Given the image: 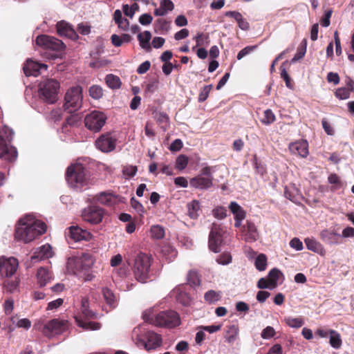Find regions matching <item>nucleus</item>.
<instances>
[{"instance_id":"34","label":"nucleus","mask_w":354,"mask_h":354,"mask_svg":"<svg viewBox=\"0 0 354 354\" xmlns=\"http://www.w3.org/2000/svg\"><path fill=\"white\" fill-rule=\"evenodd\" d=\"M229 208L234 215V219L243 220L245 218V211L236 202H231Z\"/></svg>"},{"instance_id":"24","label":"nucleus","mask_w":354,"mask_h":354,"mask_svg":"<svg viewBox=\"0 0 354 354\" xmlns=\"http://www.w3.org/2000/svg\"><path fill=\"white\" fill-rule=\"evenodd\" d=\"M74 318L77 325L85 330H97L101 328L100 323L84 321L80 315H75Z\"/></svg>"},{"instance_id":"48","label":"nucleus","mask_w":354,"mask_h":354,"mask_svg":"<svg viewBox=\"0 0 354 354\" xmlns=\"http://www.w3.org/2000/svg\"><path fill=\"white\" fill-rule=\"evenodd\" d=\"M150 232L151 237L155 239H161L165 236L164 228L160 225L152 226Z\"/></svg>"},{"instance_id":"31","label":"nucleus","mask_w":354,"mask_h":354,"mask_svg":"<svg viewBox=\"0 0 354 354\" xmlns=\"http://www.w3.org/2000/svg\"><path fill=\"white\" fill-rule=\"evenodd\" d=\"M348 87H341L336 89L335 95L339 100H346L350 97L351 91L353 90V82L350 80Z\"/></svg>"},{"instance_id":"40","label":"nucleus","mask_w":354,"mask_h":354,"mask_svg":"<svg viewBox=\"0 0 354 354\" xmlns=\"http://www.w3.org/2000/svg\"><path fill=\"white\" fill-rule=\"evenodd\" d=\"M107 86L112 89H118L121 86V81L119 77L113 74H109L105 77Z\"/></svg>"},{"instance_id":"42","label":"nucleus","mask_w":354,"mask_h":354,"mask_svg":"<svg viewBox=\"0 0 354 354\" xmlns=\"http://www.w3.org/2000/svg\"><path fill=\"white\" fill-rule=\"evenodd\" d=\"M200 209V203L198 201L194 200L187 204L188 215L191 218H196L198 217V212Z\"/></svg>"},{"instance_id":"13","label":"nucleus","mask_w":354,"mask_h":354,"mask_svg":"<svg viewBox=\"0 0 354 354\" xmlns=\"http://www.w3.org/2000/svg\"><path fill=\"white\" fill-rule=\"evenodd\" d=\"M95 147L102 152L108 153L115 148L116 139L113 138L110 133H106L101 135L95 140Z\"/></svg>"},{"instance_id":"26","label":"nucleus","mask_w":354,"mask_h":354,"mask_svg":"<svg viewBox=\"0 0 354 354\" xmlns=\"http://www.w3.org/2000/svg\"><path fill=\"white\" fill-rule=\"evenodd\" d=\"M80 311L82 316L86 319H96L97 314L89 308V301L87 297L81 299Z\"/></svg>"},{"instance_id":"58","label":"nucleus","mask_w":354,"mask_h":354,"mask_svg":"<svg viewBox=\"0 0 354 354\" xmlns=\"http://www.w3.org/2000/svg\"><path fill=\"white\" fill-rule=\"evenodd\" d=\"M276 334V332L273 327L267 326L261 332V336L264 339H268L273 337Z\"/></svg>"},{"instance_id":"23","label":"nucleus","mask_w":354,"mask_h":354,"mask_svg":"<svg viewBox=\"0 0 354 354\" xmlns=\"http://www.w3.org/2000/svg\"><path fill=\"white\" fill-rule=\"evenodd\" d=\"M70 236L75 241H88L91 239V234L87 230H82L78 226H71L69 228Z\"/></svg>"},{"instance_id":"25","label":"nucleus","mask_w":354,"mask_h":354,"mask_svg":"<svg viewBox=\"0 0 354 354\" xmlns=\"http://www.w3.org/2000/svg\"><path fill=\"white\" fill-rule=\"evenodd\" d=\"M225 16L232 17L236 20L239 27L243 30H248L250 28V24L245 19L242 15L238 11H227L225 13Z\"/></svg>"},{"instance_id":"18","label":"nucleus","mask_w":354,"mask_h":354,"mask_svg":"<svg viewBox=\"0 0 354 354\" xmlns=\"http://www.w3.org/2000/svg\"><path fill=\"white\" fill-rule=\"evenodd\" d=\"M23 69L26 76L37 77L40 74V71L41 69H47V65L44 64H39L38 62L28 59L24 64Z\"/></svg>"},{"instance_id":"17","label":"nucleus","mask_w":354,"mask_h":354,"mask_svg":"<svg viewBox=\"0 0 354 354\" xmlns=\"http://www.w3.org/2000/svg\"><path fill=\"white\" fill-rule=\"evenodd\" d=\"M288 149L291 153L306 158L308 155V144L306 140H301L289 145Z\"/></svg>"},{"instance_id":"33","label":"nucleus","mask_w":354,"mask_h":354,"mask_svg":"<svg viewBox=\"0 0 354 354\" xmlns=\"http://www.w3.org/2000/svg\"><path fill=\"white\" fill-rule=\"evenodd\" d=\"M93 263L88 254H84L81 258L75 260V266L77 270H87Z\"/></svg>"},{"instance_id":"7","label":"nucleus","mask_w":354,"mask_h":354,"mask_svg":"<svg viewBox=\"0 0 354 354\" xmlns=\"http://www.w3.org/2000/svg\"><path fill=\"white\" fill-rule=\"evenodd\" d=\"M59 83L54 79H47L39 85V97L49 104L55 103L57 100Z\"/></svg>"},{"instance_id":"61","label":"nucleus","mask_w":354,"mask_h":354,"mask_svg":"<svg viewBox=\"0 0 354 354\" xmlns=\"http://www.w3.org/2000/svg\"><path fill=\"white\" fill-rule=\"evenodd\" d=\"M153 20V17L150 14H142L139 17V22L143 26L149 25Z\"/></svg>"},{"instance_id":"45","label":"nucleus","mask_w":354,"mask_h":354,"mask_svg":"<svg viewBox=\"0 0 354 354\" xmlns=\"http://www.w3.org/2000/svg\"><path fill=\"white\" fill-rule=\"evenodd\" d=\"M140 7L137 3H133L131 6H129L127 4H124L122 6V10L124 15L129 17L130 18H133L136 12L138 11Z\"/></svg>"},{"instance_id":"35","label":"nucleus","mask_w":354,"mask_h":354,"mask_svg":"<svg viewBox=\"0 0 354 354\" xmlns=\"http://www.w3.org/2000/svg\"><path fill=\"white\" fill-rule=\"evenodd\" d=\"M174 293H176L177 302L185 306H188L191 304L192 299L187 292L180 290V288H176L174 290Z\"/></svg>"},{"instance_id":"43","label":"nucleus","mask_w":354,"mask_h":354,"mask_svg":"<svg viewBox=\"0 0 354 354\" xmlns=\"http://www.w3.org/2000/svg\"><path fill=\"white\" fill-rule=\"evenodd\" d=\"M187 281L189 284L193 286H198L201 284L199 274L196 270H191L187 274Z\"/></svg>"},{"instance_id":"49","label":"nucleus","mask_w":354,"mask_h":354,"mask_svg":"<svg viewBox=\"0 0 354 354\" xmlns=\"http://www.w3.org/2000/svg\"><path fill=\"white\" fill-rule=\"evenodd\" d=\"M276 120L275 115L271 109H267L263 113V117L261 120L264 124L269 125L273 123Z\"/></svg>"},{"instance_id":"63","label":"nucleus","mask_w":354,"mask_h":354,"mask_svg":"<svg viewBox=\"0 0 354 354\" xmlns=\"http://www.w3.org/2000/svg\"><path fill=\"white\" fill-rule=\"evenodd\" d=\"M151 63L149 61H145L142 63L137 68V73L138 74H144L148 71L150 68Z\"/></svg>"},{"instance_id":"16","label":"nucleus","mask_w":354,"mask_h":354,"mask_svg":"<svg viewBox=\"0 0 354 354\" xmlns=\"http://www.w3.org/2000/svg\"><path fill=\"white\" fill-rule=\"evenodd\" d=\"M146 342L143 341L145 348L147 351L155 349L162 344V337L160 335L153 331H147L145 335Z\"/></svg>"},{"instance_id":"4","label":"nucleus","mask_w":354,"mask_h":354,"mask_svg":"<svg viewBox=\"0 0 354 354\" xmlns=\"http://www.w3.org/2000/svg\"><path fill=\"white\" fill-rule=\"evenodd\" d=\"M152 261L151 256L145 253L140 252L136 256L132 271L135 279L138 281L145 283L149 279Z\"/></svg>"},{"instance_id":"5","label":"nucleus","mask_w":354,"mask_h":354,"mask_svg":"<svg viewBox=\"0 0 354 354\" xmlns=\"http://www.w3.org/2000/svg\"><path fill=\"white\" fill-rule=\"evenodd\" d=\"M37 45L48 51L49 58L55 59L65 49L66 46L60 39L47 35L37 37Z\"/></svg>"},{"instance_id":"52","label":"nucleus","mask_w":354,"mask_h":354,"mask_svg":"<svg viewBox=\"0 0 354 354\" xmlns=\"http://www.w3.org/2000/svg\"><path fill=\"white\" fill-rule=\"evenodd\" d=\"M285 322L287 325L292 328H300L304 324L302 318H292L290 317L285 318Z\"/></svg>"},{"instance_id":"12","label":"nucleus","mask_w":354,"mask_h":354,"mask_svg":"<svg viewBox=\"0 0 354 354\" xmlns=\"http://www.w3.org/2000/svg\"><path fill=\"white\" fill-rule=\"evenodd\" d=\"M224 230L220 224L213 223L209 234V248L211 251L217 253L223 243Z\"/></svg>"},{"instance_id":"46","label":"nucleus","mask_w":354,"mask_h":354,"mask_svg":"<svg viewBox=\"0 0 354 354\" xmlns=\"http://www.w3.org/2000/svg\"><path fill=\"white\" fill-rule=\"evenodd\" d=\"M267 266V257L264 254H259L255 259V267L259 271H263Z\"/></svg>"},{"instance_id":"55","label":"nucleus","mask_w":354,"mask_h":354,"mask_svg":"<svg viewBox=\"0 0 354 354\" xmlns=\"http://www.w3.org/2000/svg\"><path fill=\"white\" fill-rule=\"evenodd\" d=\"M212 85H206L200 91L199 95H198V102H202L205 101L209 94L210 91L212 90Z\"/></svg>"},{"instance_id":"6","label":"nucleus","mask_w":354,"mask_h":354,"mask_svg":"<svg viewBox=\"0 0 354 354\" xmlns=\"http://www.w3.org/2000/svg\"><path fill=\"white\" fill-rule=\"evenodd\" d=\"M83 93L81 86H74L69 88L64 96V109L68 113L78 111L82 106Z\"/></svg>"},{"instance_id":"10","label":"nucleus","mask_w":354,"mask_h":354,"mask_svg":"<svg viewBox=\"0 0 354 354\" xmlns=\"http://www.w3.org/2000/svg\"><path fill=\"white\" fill-rule=\"evenodd\" d=\"M106 119V116L104 113L99 111H93L85 117V126L91 131L98 132L105 124Z\"/></svg>"},{"instance_id":"57","label":"nucleus","mask_w":354,"mask_h":354,"mask_svg":"<svg viewBox=\"0 0 354 354\" xmlns=\"http://www.w3.org/2000/svg\"><path fill=\"white\" fill-rule=\"evenodd\" d=\"M137 171V167L133 165H125L122 168L123 174L129 178L133 177L136 174Z\"/></svg>"},{"instance_id":"38","label":"nucleus","mask_w":354,"mask_h":354,"mask_svg":"<svg viewBox=\"0 0 354 354\" xmlns=\"http://www.w3.org/2000/svg\"><path fill=\"white\" fill-rule=\"evenodd\" d=\"M221 299V292L213 290H208L204 295L205 301L209 304H214Z\"/></svg>"},{"instance_id":"39","label":"nucleus","mask_w":354,"mask_h":354,"mask_svg":"<svg viewBox=\"0 0 354 354\" xmlns=\"http://www.w3.org/2000/svg\"><path fill=\"white\" fill-rule=\"evenodd\" d=\"M151 38V34L149 31L145 30L143 32L139 33L138 39L140 45L142 48L150 49L149 41Z\"/></svg>"},{"instance_id":"60","label":"nucleus","mask_w":354,"mask_h":354,"mask_svg":"<svg viewBox=\"0 0 354 354\" xmlns=\"http://www.w3.org/2000/svg\"><path fill=\"white\" fill-rule=\"evenodd\" d=\"M257 46H248L241 50L238 55H237V59L239 60L241 59L245 55L250 54L251 52H252L254 49H256Z\"/></svg>"},{"instance_id":"21","label":"nucleus","mask_w":354,"mask_h":354,"mask_svg":"<svg viewBox=\"0 0 354 354\" xmlns=\"http://www.w3.org/2000/svg\"><path fill=\"white\" fill-rule=\"evenodd\" d=\"M17 151L16 148H8L6 140L0 136V158L4 157L6 159L12 161L16 159Z\"/></svg>"},{"instance_id":"51","label":"nucleus","mask_w":354,"mask_h":354,"mask_svg":"<svg viewBox=\"0 0 354 354\" xmlns=\"http://www.w3.org/2000/svg\"><path fill=\"white\" fill-rule=\"evenodd\" d=\"M188 157L185 155H179L176 160V168L178 170H183L188 164Z\"/></svg>"},{"instance_id":"47","label":"nucleus","mask_w":354,"mask_h":354,"mask_svg":"<svg viewBox=\"0 0 354 354\" xmlns=\"http://www.w3.org/2000/svg\"><path fill=\"white\" fill-rule=\"evenodd\" d=\"M88 92L89 95L95 100H99L103 96V89L99 85L91 86L89 88Z\"/></svg>"},{"instance_id":"2","label":"nucleus","mask_w":354,"mask_h":354,"mask_svg":"<svg viewBox=\"0 0 354 354\" xmlns=\"http://www.w3.org/2000/svg\"><path fill=\"white\" fill-rule=\"evenodd\" d=\"M142 319L145 322L161 328H174L180 324L178 313L172 310L161 311L155 315H152L151 310H145Z\"/></svg>"},{"instance_id":"62","label":"nucleus","mask_w":354,"mask_h":354,"mask_svg":"<svg viewBox=\"0 0 354 354\" xmlns=\"http://www.w3.org/2000/svg\"><path fill=\"white\" fill-rule=\"evenodd\" d=\"M183 146V142L180 139H176L170 145L169 149L171 151H178Z\"/></svg>"},{"instance_id":"59","label":"nucleus","mask_w":354,"mask_h":354,"mask_svg":"<svg viewBox=\"0 0 354 354\" xmlns=\"http://www.w3.org/2000/svg\"><path fill=\"white\" fill-rule=\"evenodd\" d=\"M213 215L216 218L223 219L227 216V210L223 207H217L213 209Z\"/></svg>"},{"instance_id":"14","label":"nucleus","mask_w":354,"mask_h":354,"mask_svg":"<svg viewBox=\"0 0 354 354\" xmlns=\"http://www.w3.org/2000/svg\"><path fill=\"white\" fill-rule=\"evenodd\" d=\"M17 267L18 261L17 259L14 257L0 258V274L2 277H8L12 276L16 272Z\"/></svg>"},{"instance_id":"9","label":"nucleus","mask_w":354,"mask_h":354,"mask_svg":"<svg viewBox=\"0 0 354 354\" xmlns=\"http://www.w3.org/2000/svg\"><path fill=\"white\" fill-rule=\"evenodd\" d=\"M68 328L69 323L67 320L55 318L44 324L42 333L47 337H52L64 333Z\"/></svg>"},{"instance_id":"3","label":"nucleus","mask_w":354,"mask_h":354,"mask_svg":"<svg viewBox=\"0 0 354 354\" xmlns=\"http://www.w3.org/2000/svg\"><path fill=\"white\" fill-rule=\"evenodd\" d=\"M66 179L71 187L77 191L88 188V176L82 164L77 162L70 165L66 172Z\"/></svg>"},{"instance_id":"37","label":"nucleus","mask_w":354,"mask_h":354,"mask_svg":"<svg viewBox=\"0 0 354 354\" xmlns=\"http://www.w3.org/2000/svg\"><path fill=\"white\" fill-rule=\"evenodd\" d=\"M330 340L329 343L330 346L335 348L339 349L342 345V340L340 334L335 330H329Z\"/></svg>"},{"instance_id":"36","label":"nucleus","mask_w":354,"mask_h":354,"mask_svg":"<svg viewBox=\"0 0 354 354\" xmlns=\"http://www.w3.org/2000/svg\"><path fill=\"white\" fill-rule=\"evenodd\" d=\"M154 26L156 31L158 30L161 34H166L171 28V21L160 18L156 21Z\"/></svg>"},{"instance_id":"8","label":"nucleus","mask_w":354,"mask_h":354,"mask_svg":"<svg viewBox=\"0 0 354 354\" xmlns=\"http://www.w3.org/2000/svg\"><path fill=\"white\" fill-rule=\"evenodd\" d=\"M213 168V167L210 166L202 168L198 176L191 178V186L200 189H207L212 187L214 180L212 175Z\"/></svg>"},{"instance_id":"27","label":"nucleus","mask_w":354,"mask_h":354,"mask_svg":"<svg viewBox=\"0 0 354 354\" xmlns=\"http://www.w3.org/2000/svg\"><path fill=\"white\" fill-rule=\"evenodd\" d=\"M116 196L112 193L101 192L94 197V199L104 205H112L116 201Z\"/></svg>"},{"instance_id":"28","label":"nucleus","mask_w":354,"mask_h":354,"mask_svg":"<svg viewBox=\"0 0 354 354\" xmlns=\"http://www.w3.org/2000/svg\"><path fill=\"white\" fill-rule=\"evenodd\" d=\"M321 239L328 244H335L339 243L340 235L335 233L334 231L324 230L320 233Z\"/></svg>"},{"instance_id":"50","label":"nucleus","mask_w":354,"mask_h":354,"mask_svg":"<svg viewBox=\"0 0 354 354\" xmlns=\"http://www.w3.org/2000/svg\"><path fill=\"white\" fill-rule=\"evenodd\" d=\"M306 52V40L304 39L300 46L298 48L297 53L295 55L294 57L292 59V62H296L299 59H301L304 57L305 53Z\"/></svg>"},{"instance_id":"56","label":"nucleus","mask_w":354,"mask_h":354,"mask_svg":"<svg viewBox=\"0 0 354 354\" xmlns=\"http://www.w3.org/2000/svg\"><path fill=\"white\" fill-rule=\"evenodd\" d=\"M333 14V10L332 9H328L325 11L324 15L320 19V24L323 27H328L330 24V19Z\"/></svg>"},{"instance_id":"15","label":"nucleus","mask_w":354,"mask_h":354,"mask_svg":"<svg viewBox=\"0 0 354 354\" xmlns=\"http://www.w3.org/2000/svg\"><path fill=\"white\" fill-rule=\"evenodd\" d=\"M242 234L247 242H254L259 239L257 228L254 223L250 221H247L245 225L242 226Z\"/></svg>"},{"instance_id":"22","label":"nucleus","mask_w":354,"mask_h":354,"mask_svg":"<svg viewBox=\"0 0 354 354\" xmlns=\"http://www.w3.org/2000/svg\"><path fill=\"white\" fill-rule=\"evenodd\" d=\"M239 326L238 322H233L230 325L226 326L224 333V338L227 343L233 344L236 341L239 335Z\"/></svg>"},{"instance_id":"29","label":"nucleus","mask_w":354,"mask_h":354,"mask_svg":"<svg viewBox=\"0 0 354 354\" xmlns=\"http://www.w3.org/2000/svg\"><path fill=\"white\" fill-rule=\"evenodd\" d=\"M174 8V4L171 0H161L160 7L154 10L156 16H164L168 12L172 11Z\"/></svg>"},{"instance_id":"32","label":"nucleus","mask_w":354,"mask_h":354,"mask_svg":"<svg viewBox=\"0 0 354 354\" xmlns=\"http://www.w3.org/2000/svg\"><path fill=\"white\" fill-rule=\"evenodd\" d=\"M306 248L314 252H317L320 254H324L325 253V250L322 246V245L317 242L316 240L310 238H306L304 240Z\"/></svg>"},{"instance_id":"53","label":"nucleus","mask_w":354,"mask_h":354,"mask_svg":"<svg viewBox=\"0 0 354 354\" xmlns=\"http://www.w3.org/2000/svg\"><path fill=\"white\" fill-rule=\"evenodd\" d=\"M157 123L162 126V128L165 130L167 129L169 124V118L167 115L165 113H159L156 114Z\"/></svg>"},{"instance_id":"64","label":"nucleus","mask_w":354,"mask_h":354,"mask_svg":"<svg viewBox=\"0 0 354 354\" xmlns=\"http://www.w3.org/2000/svg\"><path fill=\"white\" fill-rule=\"evenodd\" d=\"M327 81L337 85L339 83V75L336 73L330 72L327 75Z\"/></svg>"},{"instance_id":"41","label":"nucleus","mask_w":354,"mask_h":354,"mask_svg":"<svg viewBox=\"0 0 354 354\" xmlns=\"http://www.w3.org/2000/svg\"><path fill=\"white\" fill-rule=\"evenodd\" d=\"M102 293L106 303L111 307H115L116 299L113 292L110 289L104 288Z\"/></svg>"},{"instance_id":"54","label":"nucleus","mask_w":354,"mask_h":354,"mask_svg":"<svg viewBox=\"0 0 354 354\" xmlns=\"http://www.w3.org/2000/svg\"><path fill=\"white\" fill-rule=\"evenodd\" d=\"M328 180L330 184L333 185V186L331 187L333 191L339 189L342 186L339 178L336 174H330L328 178Z\"/></svg>"},{"instance_id":"19","label":"nucleus","mask_w":354,"mask_h":354,"mask_svg":"<svg viewBox=\"0 0 354 354\" xmlns=\"http://www.w3.org/2000/svg\"><path fill=\"white\" fill-rule=\"evenodd\" d=\"M57 32L59 35L64 36L71 39L75 40L78 38V35L73 27L64 21L58 22L56 25Z\"/></svg>"},{"instance_id":"11","label":"nucleus","mask_w":354,"mask_h":354,"mask_svg":"<svg viewBox=\"0 0 354 354\" xmlns=\"http://www.w3.org/2000/svg\"><path fill=\"white\" fill-rule=\"evenodd\" d=\"M104 209L97 205H89L82 212V218L85 222L92 225L99 224L102 221Z\"/></svg>"},{"instance_id":"44","label":"nucleus","mask_w":354,"mask_h":354,"mask_svg":"<svg viewBox=\"0 0 354 354\" xmlns=\"http://www.w3.org/2000/svg\"><path fill=\"white\" fill-rule=\"evenodd\" d=\"M282 275V272L277 268L272 269L268 273V279L272 287L275 288L277 286V280Z\"/></svg>"},{"instance_id":"30","label":"nucleus","mask_w":354,"mask_h":354,"mask_svg":"<svg viewBox=\"0 0 354 354\" xmlns=\"http://www.w3.org/2000/svg\"><path fill=\"white\" fill-rule=\"evenodd\" d=\"M37 282L41 287H43L47 284L52 279V274L45 268H40L37 270Z\"/></svg>"},{"instance_id":"20","label":"nucleus","mask_w":354,"mask_h":354,"mask_svg":"<svg viewBox=\"0 0 354 354\" xmlns=\"http://www.w3.org/2000/svg\"><path fill=\"white\" fill-rule=\"evenodd\" d=\"M53 256L52 248L49 244L44 245L37 248L31 257V262L35 263L39 261L48 259Z\"/></svg>"},{"instance_id":"1","label":"nucleus","mask_w":354,"mask_h":354,"mask_svg":"<svg viewBox=\"0 0 354 354\" xmlns=\"http://www.w3.org/2000/svg\"><path fill=\"white\" fill-rule=\"evenodd\" d=\"M46 231V225L39 220L33 221L28 217L21 218L15 228V239L29 243Z\"/></svg>"}]
</instances>
